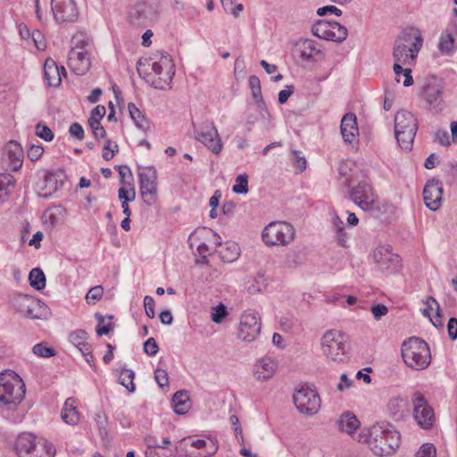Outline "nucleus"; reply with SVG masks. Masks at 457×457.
Instances as JSON below:
<instances>
[{"mask_svg": "<svg viewBox=\"0 0 457 457\" xmlns=\"http://www.w3.org/2000/svg\"><path fill=\"white\" fill-rule=\"evenodd\" d=\"M400 434L389 423H378L358 433L357 441L369 445L375 455L387 456L400 445Z\"/></svg>", "mask_w": 457, "mask_h": 457, "instance_id": "f257e3e1", "label": "nucleus"}, {"mask_svg": "<svg viewBox=\"0 0 457 457\" xmlns=\"http://www.w3.org/2000/svg\"><path fill=\"white\" fill-rule=\"evenodd\" d=\"M401 353L404 363L415 370H425L431 362L428 343L417 337L404 340L401 346Z\"/></svg>", "mask_w": 457, "mask_h": 457, "instance_id": "f03ea898", "label": "nucleus"}, {"mask_svg": "<svg viewBox=\"0 0 457 457\" xmlns=\"http://www.w3.org/2000/svg\"><path fill=\"white\" fill-rule=\"evenodd\" d=\"M418 130V120L406 110H401L395 116V138L403 150H411Z\"/></svg>", "mask_w": 457, "mask_h": 457, "instance_id": "7ed1b4c3", "label": "nucleus"}, {"mask_svg": "<svg viewBox=\"0 0 457 457\" xmlns=\"http://www.w3.org/2000/svg\"><path fill=\"white\" fill-rule=\"evenodd\" d=\"M26 393L22 379L13 371L0 372V402L4 404H19Z\"/></svg>", "mask_w": 457, "mask_h": 457, "instance_id": "20e7f679", "label": "nucleus"}, {"mask_svg": "<svg viewBox=\"0 0 457 457\" xmlns=\"http://www.w3.org/2000/svg\"><path fill=\"white\" fill-rule=\"evenodd\" d=\"M10 304L16 313L26 319L43 320L48 312L44 302L28 295H14L10 300Z\"/></svg>", "mask_w": 457, "mask_h": 457, "instance_id": "39448f33", "label": "nucleus"}, {"mask_svg": "<svg viewBox=\"0 0 457 457\" xmlns=\"http://www.w3.org/2000/svg\"><path fill=\"white\" fill-rule=\"evenodd\" d=\"M152 72L146 73L145 79L154 88L164 90L170 88L175 74L174 64L168 54H162L159 61L148 64Z\"/></svg>", "mask_w": 457, "mask_h": 457, "instance_id": "423d86ee", "label": "nucleus"}, {"mask_svg": "<svg viewBox=\"0 0 457 457\" xmlns=\"http://www.w3.org/2000/svg\"><path fill=\"white\" fill-rule=\"evenodd\" d=\"M158 0H137L129 12V21L135 26L147 27L158 20Z\"/></svg>", "mask_w": 457, "mask_h": 457, "instance_id": "0eeeda50", "label": "nucleus"}, {"mask_svg": "<svg viewBox=\"0 0 457 457\" xmlns=\"http://www.w3.org/2000/svg\"><path fill=\"white\" fill-rule=\"evenodd\" d=\"M262 237L267 245H286L293 241L295 228L286 221H273L264 228Z\"/></svg>", "mask_w": 457, "mask_h": 457, "instance_id": "6e6552de", "label": "nucleus"}, {"mask_svg": "<svg viewBox=\"0 0 457 457\" xmlns=\"http://www.w3.org/2000/svg\"><path fill=\"white\" fill-rule=\"evenodd\" d=\"M194 137L212 154H219L222 150V142L212 121L204 120L198 126H194Z\"/></svg>", "mask_w": 457, "mask_h": 457, "instance_id": "1a4fd4ad", "label": "nucleus"}, {"mask_svg": "<svg viewBox=\"0 0 457 457\" xmlns=\"http://www.w3.org/2000/svg\"><path fill=\"white\" fill-rule=\"evenodd\" d=\"M293 399L297 410L306 415H313L320 408V398L318 392L307 386H301L295 392Z\"/></svg>", "mask_w": 457, "mask_h": 457, "instance_id": "9d476101", "label": "nucleus"}, {"mask_svg": "<svg viewBox=\"0 0 457 457\" xmlns=\"http://www.w3.org/2000/svg\"><path fill=\"white\" fill-rule=\"evenodd\" d=\"M138 178L143 201L151 206L157 199V171L153 166L139 168Z\"/></svg>", "mask_w": 457, "mask_h": 457, "instance_id": "9b49d317", "label": "nucleus"}, {"mask_svg": "<svg viewBox=\"0 0 457 457\" xmlns=\"http://www.w3.org/2000/svg\"><path fill=\"white\" fill-rule=\"evenodd\" d=\"M312 32L320 38L338 43L345 41L348 36L347 29L345 26L337 21H329L327 20H319L316 21L312 27Z\"/></svg>", "mask_w": 457, "mask_h": 457, "instance_id": "f8f14e48", "label": "nucleus"}, {"mask_svg": "<svg viewBox=\"0 0 457 457\" xmlns=\"http://www.w3.org/2000/svg\"><path fill=\"white\" fill-rule=\"evenodd\" d=\"M321 345L323 353L335 361H342L346 352L345 337L337 330L327 331L322 337Z\"/></svg>", "mask_w": 457, "mask_h": 457, "instance_id": "ddd939ff", "label": "nucleus"}, {"mask_svg": "<svg viewBox=\"0 0 457 457\" xmlns=\"http://www.w3.org/2000/svg\"><path fill=\"white\" fill-rule=\"evenodd\" d=\"M411 401L413 406V418L418 425L423 429L432 428L435 414L425 395L420 392H415L412 394Z\"/></svg>", "mask_w": 457, "mask_h": 457, "instance_id": "4468645a", "label": "nucleus"}, {"mask_svg": "<svg viewBox=\"0 0 457 457\" xmlns=\"http://www.w3.org/2000/svg\"><path fill=\"white\" fill-rule=\"evenodd\" d=\"M51 10L58 24L74 23L79 17V9L75 0H51Z\"/></svg>", "mask_w": 457, "mask_h": 457, "instance_id": "2eb2a0df", "label": "nucleus"}, {"mask_svg": "<svg viewBox=\"0 0 457 457\" xmlns=\"http://www.w3.org/2000/svg\"><path fill=\"white\" fill-rule=\"evenodd\" d=\"M261 332V317L253 310L244 312L240 318L237 337L243 341L253 342Z\"/></svg>", "mask_w": 457, "mask_h": 457, "instance_id": "dca6fc26", "label": "nucleus"}, {"mask_svg": "<svg viewBox=\"0 0 457 457\" xmlns=\"http://www.w3.org/2000/svg\"><path fill=\"white\" fill-rule=\"evenodd\" d=\"M23 149L15 140L9 141L4 147L1 166L5 171H17L23 163Z\"/></svg>", "mask_w": 457, "mask_h": 457, "instance_id": "f3484780", "label": "nucleus"}, {"mask_svg": "<svg viewBox=\"0 0 457 457\" xmlns=\"http://www.w3.org/2000/svg\"><path fill=\"white\" fill-rule=\"evenodd\" d=\"M348 187L351 200L361 210L370 212L377 207V202L372 199L371 187L368 182L361 181L355 187H351L349 182Z\"/></svg>", "mask_w": 457, "mask_h": 457, "instance_id": "a211bd4d", "label": "nucleus"}, {"mask_svg": "<svg viewBox=\"0 0 457 457\" xmlns=\"http://www.w3.org/2000/svg\"><path fill=\"white\" fill-rule=\"evenodd\" d=\"M65 174L62 170L46 171L41 181L37 182V189L40 197L48 198L63 186Z\"/></svg>", "mask_w": 457, "mask_h": 457, "instance_id": "6ab92c4d", "label": "nucleus"}, {"mask_svg": "<svg viewBox=\"0 0 457 457\" xmlns=\"http://www.w3.org/2000/svg\"><path fill=\"white\" fill-rule=\"evenodd\" d=\"M373 259L378 268L383 272L392 273L400 266L401 258L393 253L389 246H379L373 253Z\"/></svg>", "mask_w": 457, "mask_h": 457, "instance_id": "aec40b11", "label": "nucleus"}, {"mask_svg": "<svg viewBox=\"0 0 457 457\" xmlns=\"http://www.w3.org/2000/svg\"><path fill=\"white\" fill-rule=\"evenodd\" d=\"M423 37L419 29L408 27L402 30L401 34L396 37L395 45H399L409 49V52L419 53L422 47Z\"/></svg>", "mask_w": 457, "mask_h": 457, "instance_id": "412c9836", "label": "nucleus"}, {"mask_svg": "<svg viewBox=\"0 0 457 457\" xmlns=\"http://www.w3.org/2000/svg\"><path fill=\"white\" fill-rule=\"evenodd\" d=\"M443 185L439 179L428 180L423 189V200L431 211H436L441 205Z\"/></svg>", "mask_w": 457, "mask_h": 457, "instance_id": "4be33fe9", "label": "nucleus"}, {"mask_svg": "<svg viewBox=\"0 0 457 457\" xmlns=\"http://www.w3.org/2000/svg\"><path fill=\"white\" fill-rule=\"evenodd\" d=\"M68 63L77 75H84L91 65L87 52L78 47H71L68 54Z\"/></svg>", "mask_w": 457, "mask_h": 457, "instance_id": "5701e85b", "label": "nucleus"}, {"mask_svg": "<svg viewBox=\"0 0 457 457\" xmlns=\"http://www.w3.org/2000/svg\"><path fill=\"white\" fill-rule=\"evenodd\" d=\"M423 97L431 112L437 113L443 110V89L440 86L436 84L426 86L423 89Z\"/></svg>", "mask_w": 457, "mask_h": 457, "instance_id": "b1692460", "label": "nucleus"}, {"mask_svg": "<svg viewBox=\"0 0 457 457\" xmlns=\"http://www.w3.org/2000/svg\"><path fill=\"white\" fill-rule=\"evenodd\" d=\"M277 370V362L270 356L259 359L253 365V375L257 380H268L273 377Z\"/></svg>", "mask_w": 457, "mask_h": 457, "instance_id": "393cba45", "label": "nucleus"}, {"mask_svg": "<svg viewBox=\"0 0 457 457\" xmlns=\"http://www.w3.org/2000/svg\"><path fill=\"white\" fill-rule=\"evenodd\" d=\"M66 71L62 66L56 64L53 59H46L44 64V78L49 87H58L62 81V74H65Z\"/></svg>", "mask_w": 457, "mask_h": 457, "instance_id": "a878e982", "label": "nucleus"}, {"mask_svg": "<svg viewBox=\"0 0 457 457\" xmlns=\"http://www.w3.org/2000/svg\"><path fill=\"white\" fill-rule=\"evenodd\" d=\"M340 129L344 140L350 144L353 143L355 140L356 136L359 134L357 118L355 114H345L341 120Z\"/></svg>", "mask_w": 457, "mask_h": 457, "instance_id": "bb28decb", "label": "nucleus"}, {"mask_svg": "<svg viewBox=\"0 0 457 457\" xmlns=\"http://www.w3.org/2000/svg\"><path fill=\"white\" fill-rule=\"evenodd\" d=\"M39 444L36 442V437L32 434L23 433L19 435L15 441V451L19 457H30L29 452Z\"/></svg>", "mask_w": 457, "mask_h": 457, "instance_id": "cd10ccee", "label": "nucleus"}, {"mask_svg": "<svg viewBox=\"0 0 457 457\" xmlns=\"http://www.w3.org/2000/svg\"><path fill=\"white\" fill-rule=\"evenodd\" d=\"M452 29L447 28L440 36L438 50L445 55H452L454 53L455 39L453 30L457 31V22L452 23Z\"/></svg>", "mask_w": 457, "mask_h": 457, "instance_id": "c85d7f7f", "label": "nucleus"}, {"mask_svg": "<svg viewBox=\"0 0 457 457\" xmlns=\"http://www.w3.org/2000/svg\"><path fill=\"white\" fill-rule=\"evenodd\" d=\"M338 428L341 431L347 433L357 440L358 434L356 431L359 428L360 421L353 412H344L337 420Z\"/></svg>", "mask_w": 457, "mask_h": 457, "instance_id": "c756f323", "label": "nucleus"}, {"mask_svg": "<svg viewBox=\"0 0 457 457\" xmlns=\"http://www.w3.org/2000/svg\"><path fill=\"white\" fill-rule=\"evenodd\" d=\"M62 420L69 425H76L79 420V412L76 407V400L72 397L68 398L62 407L61 413Z\"/></svg>", "mask_w": 457, "mask_h": 457, "instance_id": "7c9ffc66", "label": "nucleus"}, {"mask_svg": "<svg viewBox=\"0 0 457 457\" xmlns=\"http://www.w3.org/2000/svg\"><path fill=\"white\" fill-rule=\"evenodd\" d=\"M128 110L131 120H133L135 126L137 129H141L145 133L151 130L150 121L146 119L145 114H143L142 112L136 106L135 104L129 103L128 104Z\"/></svg>", "mask_w": 457, "mask_h": 457, "instance_id": "2f4dec72", "label": "nucleus"}, {"mask_svg": "<svg viewBox=\"0 0 457 457\" xmlns=\"http://www.w3.org/2000/svg\"><path fill=\"white\" fill-rule=\"evenodd\" d=\"M88 334L84 329H76L69 336L70 342L76 346L81 353L89 354L90 345L87 342Z\"/></svg>", "mask_w": 457, "mask_h": 457, "instance_id": "473e14b6", "label": "nucleus"}, {"mask_svg": "<svg viewBox=\"0 0 457 457\" xmlns=\"http://www.w3.org/2000/svg\"><path fill=\"white\" fill-rule=\"evenodd\" d=\"M410 48L395 45L393 49V57L395 62L402 63L403 65H411L418 55V53L409 52Z\"/></svg>", "mask_w": 457, "mask_h": 457, "instance_id": "72a5a7b5", "label": "nucleus"}, {"mask_svg": "<svg viewBox=\"0 0 457 457\" xmlns=\"http://www.w3.org/2000/svg\"><path fill=\"white\" fill-rule=\"evenodd\" d=\"M173 409L179 415L185 414L190 408L189 396L186 391H178L172 397Z\"/></svg>", "mask_w": 457, "mask_h": 457, "instance_id": "f704fd0d", "label": "nucleus"}, {"mask_svg": "<svg viewBox=\"0 0 457 457\" xmlns=\"http://www.w3.org/2000/svg\"><path fill=\"white\" fill-rule=\"evenodd\" d=\"M248 84L251 88L252 96L257 104V106L263 110L266 108L265 102L262 94L261 81L260 79L255 75H251L248 79Z\"/></svg>", "mask_w": 457, "mask_h": 457, "instance_id": "c9c22d12", "label": "nucleus"}, {"mask_svg": "<svg viewBox=\"0 0 457 457\" xmlns=\"http://www.w3.org/2000/svg\"><path fill=\"white\" fill-rule=\"evenodd\" d=\"M16 180L10 173H0V201L9 195L14 188Z\"/></svg>", "mask_w": 457, "mask_h": 457, "instance_id": "e433bc0d", "label": "nucleus"}, {"mask_svg": "<svg viewBox=\"0 0 457 457\" xmlns=\"http://www.w3.org/2000/svg\"><path fill=\"white\" fill-rule=\"evenodd\" d=\"M29 454L30 457H54L55 455V448L53 444L44 442L29 452Z\"/></svg>", "mask_w": 457, "mask_h": 457, "instance_id": "4c0bfd02", "label": "nucleus"}, {"mask_svg": "<svg viewBox=\"0 0 457 457\" xmlns=\"http://www.w3.org/2000/svg\"><path fill=\"white\" fill-rule=\"evenodd\" d=\"M29 285L36 290H41L46 287V276L40 268H34L29 275Z\"/></svg>", "mask_w": 457, "mask_h": 457, "instance_id": "58836bf2", "label": "nucleus"}, {"mask_svg": "<svg viewBox=\"0 0 457 457\" xmlns=\"http://www.w3.org/2000/svg\"><path fill=\"white\" fill-rule=\"evenodd\" d=\"M135 373L132 370L121 369L120 371L119 381L129 393H134L136 390L135 384L133 383Z\"/></svg>", "mask_w": 457, "mask_h": 457, "instance_id": "ea45409f", "label": "nucleus"}, {"mask_svg": "<svg viewBox=\"0 0 457 457\" xmlns=\"http://www.w3.org/2000/svg\"><path fill=\"white\" fill-rule=\"evenodd\" d=\"M300 56L303 60H311L320 53L312 40L306 39L299 46Z\"/></svg>", "mask_w": 457, "mask_h": 457, "instance_id": "a19ab883", "label": "nucleus"}, {"mask_svg": "<svg viewBox=\"0 0 457 457\" xmlns=\"http://www.w3.org/2000/svg\"><path fill=\"white\" fill-rule=\"evenodd\" d=\"M115 169L119 172L120 184L123 186L134 185L133 174L128 165H117Z\"/></svg>", "mask_w": 457, "mask_h": 457, "instance_id": "79ce46f5", "label": "nucleus"}, {"mask_svg": "<svg viewBox=\"0 0 457 457\" xmlns=\"http://www.w3.org/2000/svg\"><path fill=\"white\" fill-rule=\"evenodd\" d=\"M32 351L36 355L44 358H49L56 355V351L53 347L48 346L46 343L35 345Z\"/></svg>", "mask_w": 457, "mask_h": 457, "instance_id": "37998d69", "label": "nucleus"}, {"mask_svg": "<svg viewBox=\"0 0 457 457\" xmlns=\"http://www.w3.org/2000/svg\"><path fill=\"white\" fill-rule=\"evenodd\" d=\"M232 190L236 194H246L248 192V176L246 174H239L236 178V184Z\"/></svg>", "mask_w": 457, "mask_h": 457, "instance_id": "c03bdc74", "label": "nucleus"}, {"mask_svg": "<svg viewBox=\"0 0 457 457\" xmlns=\"http://www.w3.org/2000/svg\"><path fill=\"white\" fill-rule=\"evenodd\" d=\"M103 295L104 287L102 286L93 287L88 290L86 295V302L88 304L94 305L102 298Z\"/></svg>", "mask_w": 457, "mask_h": 457, "instance_id": "a18cd8bd", "label": "nucleus"}, {"mask_svg": "<svg viewBox=\"0 0 457 457\" xmlns=\"http://www.w3.org/2000/svg\"><path fill=\"white\" fill-rule=\"evenodd\" d=\"M128 187H126L125 186L120 187L118 190V197L121 203H123V201L133 202L136 198V190L134 185Z\"/></svg>", "mask_w": 457, "mask_h": 457, "instance_id": "49530a36", "label": "nucleus"}, {"mask_svg": "<svg viewBox=\"0 0 457 457\" xmlns=\"http://www.w3.org/2000/svg\"><path fill=\"white\" fill-rule=\"evenodd\" d=\"M222 6L226 12L237 17L239 12L243 10V4H237L234 6L233 0H220Z\"/></svg>", "mask_w": 457, "mask_h": 457, "instance_id": "de8ad7c7", "label": "nucleus"}, {"mask_svg": "<svg viewBox=\"0 0 457 457\" xmlns=\"http://www.w3.org/2000/svg\"><path fill=\"white\" fill-rule=\"evenodd\" d=\"M35 129L36 135L45 141L50 142L54 139V133L47 126L37 124Z\"/></svg>", "mask_w": 457, "mask_h": 457, "instance_id": "09e8293b", "label": "nucleus"}, {"mask_svg": "<svg viewBox=\"0 0 457 457\" xmlns=\"http://www.w3.org/2000/svg\"><path fill=\"white\" fill-rule=\"evenodd\" d=\"M90 129H92V133L94 137L97 140L104 138L106 136V132L104 128L102 126L100 121L93 120L87 121Z\"/></svg>", "mask_w": 457, "mask_h": 457, "instance_id": "8fccbe9b", "label": "nucleus"}, {"mask_svg": "<svg viewBox=\"0 0 457 457\" xmlns=\"http://www.w3.org/2000/svg\"><path fill=\"white\" fill-rule=\"evenodd\" d=\"M159 351V345L154 337H149L144 344V352L149 356H155Z\"/></svg>", "mask_w": 457, "mask_h": 457, "instance_id": "3c124183", "label": "nucleus"}, {"mask_svg": "<svg viewBox=\"0 0 457 457\" xmlns=\"http://www.w3.org/2000/svg\"><path fill=\"white\" fill-rule=\"evenodd\" d=\"M154 378L158 386L162 388L169 385V377L165 370L156 369L154 370Z\"/></svg>", "mask_w": 457, "mask_h": 457, "instance_id": "603ef678", "label": "nucleus"}, {"mask_svg": "<svg viewBox=\"0 0 457 457\" xmlns=\"http://www.w3.org/2000/svg\"><path fill=\"white\" fill-rule=\"evenodd\" d=\"M415 457H436V448L431 444H424L416 453Z\"/></svg>", "mask_w": 457, "mask_h": 457, "instance_id": "864d4df0", "label": "nucleus"}, {"mask_svg": "<svg viewBox=\"0 0 457 457\" xmlns=\"http://www.w3.org/2000/svg\"><path fill=\"white\" fill-rule=\"evenodd\" d=\"M71 43L72 47H78L79 50L86 51V47L88 46L89 40L83 34H78L72 37Z\"/></svg>", "mask_w": 457, "mask_h": 457, "instance_id": "5fc2aeb1", "label": "nucleus"}, {"mask_svg": "<svg viewBox=\"0 0 457 457\" xmlns=\"http://www.w3.org/2000/svg\"><path fill=\"white\" fill-rule=\"evenodd\" d=\"M229 420H230L231 426L235 431L236 437H237V441L241 445H243L244 444L243 433H242V428L240 427L239 420H238L237 416L231 415L229 418Z\"/></svg>", "mask_w": 457, "mask_h": 457, "instance_id": "6e6d98bb", "label": "nucleus"}, {"mask_svg": "<svg viewBox=\"0 0 457 457\" xmlns=\"http://www.w3.org/2000/svg\"><path fill=\"white\" fill-rule=\"evenodd\" d=\"M154 305V299L150 295H145L144 298V306L145 314L149 319H153L155 316Z\"/></svg>", "mask_w": 457, "mask_h": 457, "instance_id": "4d7b16f0", "label": "nucleus"}, {"mask_svg": "<svg viewBox=\"0 0 457 457\" xmlns=\"http://www.w3.org/2000/svg\"><path fill=\"white\" fill-rule=\"evenodd\" d=\"M96 318L99 323L96 329V334L98 336L107 335L112 329V325L110 323L104 326H101L104 320L100 313H96Z\"/></svg>", "mask_w": 457, "mask_h": 457, "instance_id": "13d9d810", "label": "nucleus"}, {"mask_svg": "<svg viewBox=\"0 0 457 457\" xmlns=\"http://www.w3.org/2000/svg\"><path fill=\"white\" fill-rule=\"evenodd\" d=\"M370 311L375 320H378L383 316L386 315L388 309L385 304L377 303L371 306Z\"/></svg>", "mask_w": 457, "mask_h": 457, "instance_id": "bf43d9fd", "label": "nucleus"}, {"mask_svg": "<svg viewBox=\"0 0 457 457\" xmlns=\"http://www.w3.org/2000/svg\"><path fill=\"white\" fill-rule=\"evenodd\" d=\"M228 315V312L224 304L220 303L215 308V312L212 314V320L215 323H220Z\"/></svg>", "mask_w": 457, "mask_h": 457, "instance_id": "052dcab7", "label": "nucleus"}, {"mask_svg": "<svg viewBox=\"0 0 457 457\" xmlns=\"http://www.w3.org/2000/svg\"><path fill=\"white\" fill-rule=\"evenodd\" d=\"M106 113L105 107L104 105L96 106L90 112V116L87 121H100Z\"/></svg>", "mask_w": 457, "mask_h": 457, "instance_id": "680f3d73", "label": "nucleus"}, {"mask_svg": "<svg viewBox=\"0 0 457 457\" xmlns=\"http://www.w3.org/2000/svg\"><path fill=\"white\" fill-rule=\"evenodd\" d=\"M35 44V46L38 49V50H43L45 49L46 47V42H45V38H44V36L43 34L37 30V29H34L32 32H31V37H30Z\"/></svg>", "mask_w": 457, "mask_h": 457, "instance_id": "e2e57ef3", "label": "nucleus"}, {"mask_svg": "<svg viewBox=\"0 0 457 457\" xmlns=\"http://www.w3.org/2000/svg\"><path fill=\"white\" fill-rule=\"evenodd\" d=\"M317 14L319 16H325L328 14H335L337 16H340L342 14V11L336 7L335 5H326L319 8L317 10Z\"/></svg>", "mask_w": 457, "mask_h": 457, "instance_id": "0e129e2a", "label": "nucleus"}, {"mask_svg": "<svg viewBox=\"0 0 457 457\" xmlns=\"http://www.w3.org/2000/svg\"><path fill=\"white\" fill-rule=\"evenodd\" d=\"M295 87L293 85H287L285 89L278 93V103L283 104L287 103L288 98L293 95Z\"/></svg>", "mask_w": 457, "mask_h": 457, "instance_id": "69168bd1", "label": "nucleus"}, {"mask_svg": "<svg viewBox=\"0 0 457 457\" xmlns=\"http://www.w3.org/2000/svg\"><path fill=\"white\" fill-rule=\"evenodd\" d=\"M69 132L72 137H76L77 139L81 140L84 138V129L82 126L78 122H74L71 125Z\"/></svg>", "mask_w": 457, "mask_h": 457, "instance_id": "338daca9", "label": "nucleus"}, {"mask_svg": "<svg viewBox=\"0 0 457 457\" xmlns=\"http://www.w3.org/2000/svg\"><path fill=\"white\" fill-rule=\"evenodd\" d=\"M447 332H448L449 337L452 340H455L457 338V319L456 318H451L448 320Z\"/></svg>", "mask_w": 457, "mask_h": 457, "instance_id": "774afa93", "label": "nucleus"}]
</instances>
